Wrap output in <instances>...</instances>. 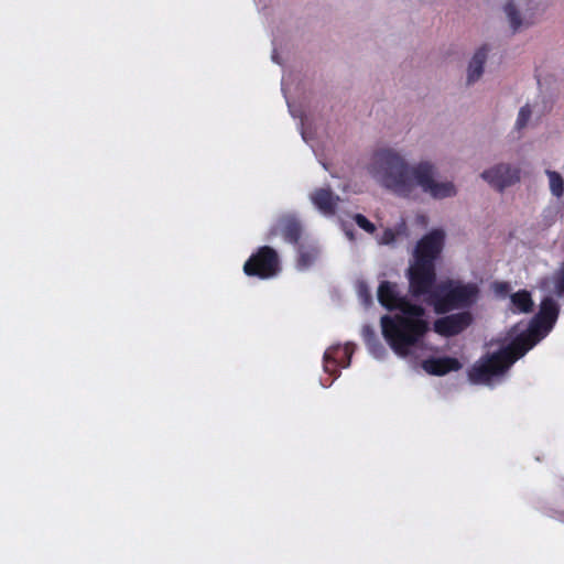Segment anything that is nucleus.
<instances>
[{"label": "nucleus", "mask_w": 564, "mask_h": 564, "mask_svg": "<svg viewBox=\"0 0 564 564\" xmlns=\"http://www.w3.org/2000/svg\"><path fill=\"white\" fill-rule=\"evenodd\" d=\"M370 173L381 186L401 197H411L416 187L435 199L456 195V187L452 182L435 180L434 164L422 161L411 166L402 155L391 149L375 152Z\"/></svg>", "instance_id": "f257e3e1"}, {"label": "nucleus", "mask_w": 564, "mask_h": 564, "mask_svg": "<svg viewBox=\"0 0 564 564\" xmlns=\"http://www.w3.org/2000/svg\"><path fill=\"white\" fill-rule=\"evenodd\" d=\"M401 314L383 315L380 319L382 335L390 348L400 357H408L430 330L423 318L425 308L411 303L405 296L397 307Z\"/></svg>", "instance_id": "f03ea898"}, {"label": "nucleus", "mask_w": 564, "mask_h": 564, "mask_svg": "<svg viewBox=\"0 0 564 564\" xmlns=\"http://www.w3.org/2000/svg\"><path fill=\"white\" fill-rule=\"evenodd\" d=\"M444 238V232L437 229L422 237L415 246L413 260L408 269L410 294L415 299L424 296L429 305L431 294L436 289L435 261L443 250Z\"/></svg>", "instance_id": "7ed1b4c3"}, {"label": "nucleus", "mask_w": 564, "mask_h": 564, "mask_svg": "<svg viewBox=\"0 0 564 564\" xmlns=\"http://www.w3.org/2000/svg\"><path fill=\"white\" fill-rule=\"evenodd\" d=\"M539 341L535 329L530 328L516 336L507 346L478 360L468 376L474 383H488L494 377L503 375L519 358Z\"/></svg>", "instance_id": "20e7f679"}, {"label": "nucleus", "mask_w": 564, "mask_h": 564, "mask_svg": "<svg viewBox=\"0 0 564 564\" xmlns=\"http://www.w3.org/2000/svg\"><path fill=\"white\" fill-rule=\"evenodd\" d=\"M479 286L474 283H464L460 280L447 279L436 285L431 294L430 305L436 314H447L455 310L471 307L479 297Z\"/></svg>", "instance_id": "39448f33"}, {"label": "nucleus", "mask_w": 564, "mask_h": 564, "mask_svg": "<svg viewBox=\"0 0 564 564\" xmlns=\"http://www.w3.org/2000/svg\"><path fill=\"white\" fill-rule=\"evenodd\" d=\"M281 271V261L275 249L269 246L259 247L245 262L243 272L248 276L269 280Z\"/></svg>", "instance_id": "423d86ee"}, {"label": "nucleus", "mask_w": 564, "mask_h": 564, "mask_svg": "<svg viewBox=\"0 0 564 564\" xmlns=\"http://www.w3.org/2000/svg\"><path fill=\"white\" fill-rule=\"evenodd\" d=\"M474 321L469 311H460L440 317L433 323V330L443 337H454L467 329Z\"/></svg>", "instance_id": "0eeeda50"}, {"label": "nucleus", "mask_w": 564, "mask_h": 564, "mask_svg": "<svg viewBox=\"0 0 564 564\" xmlns=\"http://www.w3.org/2000/svg\"><path fill=\"white\" fill-rule=\"evenodd\" d=\"M481 177L498 192H502L520 181V169L500 163L481 173Z\"/></svg>", "instance_id": "6e6552de"}, {"label": "nucleus", "mask_w": 564, "mask_h": 564, "mask_svg": "<svg viewBox=\"0 0 564 564\" xmlns=\"http://www.w3.org/2000/svg\"><path fill=\"white\" fill-rule=\"evenodd\" d=\"M352 354L354 345L350 343H347L345 346L336 345L329 347L324 352V371L335 378L338 377L340 368H347L350 366Z\"/></svg>", "instance_id": "1a4fd4ad"}, {"label": "nucleus", "mask_w": 564, "mask_h": 564, "mask_svg": "<svg viewBox=\"0 0 564 564\" xmlns=\"http://www.w3.org/2000/svg\"><path fill=\"white\" fill-rule=\"evenodd\" d=\"M302 225L296 217L285 215L280 217L269 229L267 240H273L275 237L282 236L284 241L291 245H297L302 236Z\"/></svg>", "instance_id": "9d476101"}, {"label": "nucleus", "mask_w": 564, "mask_h": 564, "mask_svg": "<svg viewBox=\"0 0 564 564\" xmlns=\"http://www.w3.org/2000/svg\"><path fill=\"white\" fill-rule=\"evenodd\" d=\"M422 368L433 376H445L453 371H458L462 364L454 357H430L422 362Z\"/></svg>", "instance_id": "9b49d317"}, {"label": "nucleus", "mask_w": 564, "mask_h": 564, "mask_svg": "<svg viewBox=\"0 0 564 564\" xmlns=\"http://www.w3.org/2000/svg\"><path fill=\"white\" fill-rule=\"evenodd\" d=\"M377 296L379 303L389 311L397 310L404 297L399 293L397 283L390 281H382L379 284Z\"/></svg>", "instance_id": "f8f14e48"}, {"label": "nucleus", "mask_w": 564, "mask_h": 564, "mask_svg": "<svg viewBox=\"0 0 564 564\" xmlns=\"http://www.w3.org/2000/svg\"><path fill=\"white\" fill-rule=\"evenodd\" d=\"M311 200L324 215H334L339 197L330 188H317L311 194Z\"/></svg>", "instance_id": "ddd939ff"}, {"label": "nucleus", "mask_w": 564, "mask_h": 564, "mask_svg": "<svg viewBox=\"0 0 564 564\" xmlns=\"http://www.w3.org/2000/svg\"><path fill=\"white\" fill-rule=\"evenodd\" d=\"M488 47L487 45L481 46L476 51L471 57L468 66L467 83L473 84L480 78L484 73V65L487 59Z\"/></svg>", "instance_id": "4468645a"}, {"label": "nucleus", "mask_w": 564, "mask_h": 564, "mask_svg": "<svg viewBox=\"0 0 564 564\" xmlns=\"http://www.w3.org/2000/svg\"><path fill=\"white\" fill-rule=\"evenodd\" d=\"M558 312L560 307L557 303L551 297H545L541 302L538 318L542 324H545L546 326L551 327L555 323L558 316Z\"/></svg>", "instance_id": "2eb2a0df"}, {"label": "nucleus", "mask_w": 564, "mask_h": 564, "mask_svg": "<svg viewBox=\"0 0 564 564\" xmlns=\"http://www.w3.org/2000/svg\"><path fill=\"white\" fill-rule=\"evenodd\" d=\"M550 284H552L551 291L557 297H564V261L551 278H545L541 282L543 289H550Z\"/></svg>", "instance_id": "dca6fc26"}, {"label": "nucleus", "mask_w": 564, "mask_h": 564, "mask_svg": "<svg viewBox=\"0 0 564 564\" xmlns=\"http://www.w3.org/2000/svg\"><path fill=\"white\" fill-rule=\"evenodd\" d=\"M511 303L520 313H530L533 310V301L530 292L521 290L511 295Z\"/></svg>", "instance_id": "f3484780"}, {"label": "nucleus", "mask_w": 564, "mask_h": 564, "mask_svg": "<svg viewBox=\"0 0 564 564\" xmlns=\"http://www.w3.org/2000/svg\"><path fill=\"white\" fill-rule=\"evenodd\" d=\"M318 249L317 248H304L301 247L299 249V258H297V267L300 269H307L310 268L317 259L318 257Z\"/></svg>", "instance_id": "a211bd4d"}, {"label": "nucleus", "mask_w": 564, "mask_h": 564, "mask_svg": "<svg viewBox=\"0 0 564 564\" xmlns=\"http://www.w3.org/2000/svg\"><path fill=\"white\" fill-rule=\"evenodd\" d=\"M545 174L549 177L550 191L553 196L561 198L564 194V180L556 171L546 170Z\"/></svg>", "instance_id": "6ab92c4d"}, {"label": "nucleus", "mask_w": 564, "mask_h": 564, "mask_svg": "<svg viewBox=\"0 0 564 564\" xmlns=\"http://www.w3.org/2000/svg\"><path fill=\"white\" fill-rule=\"evenodd\" d=\"M505 12L510 21V25H511L512 30L516 32L522 25V21L520 19V14L512 1H509L506 3Z\"/></svg>", "instance_id": "aec40b11"}, {"label": "nucleus", "mask_w": 564, "mask_h": 564, "mask_svg": "<svg viewBox=\"0 0 564 564\" xmlns=\"http://www.w3.org/2000/svg\"><path fill=\"white\" fill-rule=\"evenodd\" d=\"M531 115L532 111L529 105H524L523 107H521L516 121V128L518 130L523 129L527 126L528 121L530 120Z\"/></svg>", "instance_id": "412c9836"}, {"label": "nucleus", "mask_w": 564, "mask_h": 564, "mask_svg": "<svg viewBox=\"0 0 564 564\" xmlns=\"http://www.w3.org/2000/svg\"><path fill=\"white\" fill-rule=\"evenodd\" d=\"M366 346L373 357L378 359L384 357L386 348L383 347L378 337L373 340L368 341Z\"/></svg>", "instance_id": "4be33fe9"}, {"label": "nucleus", "mask_w": 564, "mask_h": 564, "mask_svg": "<svg viewBox=\"0 0 564 564\" xmlns=\"http://www.w3.org/2000/svg\"><path fill=\"white\" fill-rule=\"evenodd\" d=\"M355 223L365 231L372 234L376 230V226L364 215L356 214L354 216Z\"/></svg>", "instance_id": "5701e85b"}, {"label": "nucleus", "mask_w": 564, "mask_h": 564, "mask_svg": "<svg viewBox=\"0 0 564 564\" xmlns=\"http://www.w3.org/2000/svg\"><path fill=\"white\" fill-rule=\"evenodd\" d=\"M358 294H359L360 299H362V301L365 302L366 305L371 304V302H372L371 293L366 283L359 284Z\"/></svg>", "instance_id": "b1692460"}, {"label": "nucleus", "mask_w": 564, "mask_h": 564, "mask_svg": "<svg viewBox=\"0 0 564 564\" xmlns=\"http://www.w3.org/2000/svg\"><path fill=\"white\" fill-rule=\"evenodd\" d=\"M361 334H362V338H364L365 344H367L368 341L373 340V339L377 338L376 332L369 325H365L362 327V333Z\"/></svg>", "instance_id": "393cba45"}, {"label": "nucleus", "mask_w": 564, "mask_h": 564, "mask_svg": "<svg viewBox=\"0 0 564 564\" xmlns=\"http://www.w3.org/2000/svg\"><path fill=\"white\" fill-rule=\"evenodd\" d=\"M497 293L506 295L510 291V284L508 282H498L495 284Z\"/></svg>", "instance_id": "a878e982"}, {"label": "nucleus", "mask_w": 564, "mask_h": 564, "mask_svg": "<svg viewBox=\"0 0 564 564\" xmlns=\"http://www.w3.org/2000/svg\"><path fill=\"white\" fill-rule=\"evenodd\" d=\"M384 236H389L390 239L393 238V234L391 231H386Z\"/></svg>", "instance_id": "bb28decb"}]
</instances>
